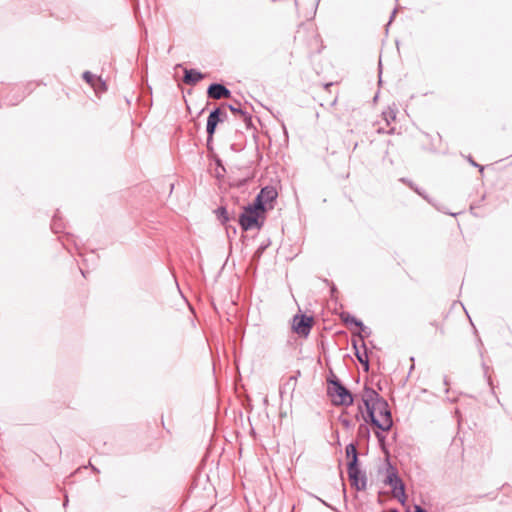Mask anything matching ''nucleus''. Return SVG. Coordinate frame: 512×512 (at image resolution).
Here are the masks:
<instances>
[{
	"instance_id": "423d86ee",
	"label": "nucleus",
	"mask_w": 512,
	"mask_h": 512,
	"mask_svg": "<svg viewBox=\"0 0 512 512\" xmlns=\"http://www.w3.org/2000/svg\"><path fill=\"white\" fill-rule=\"evenodd\" d=\"M313 319L305 315H296L293 319L294 331L303 336H307L310 333Z\"/></svg>"
},
{
	"instance_id": "a878e982",
	"label": "nucleus",
	"mask_w": 512,
	"mask_h": 512,
	"mask_svg": "<svg viewBox=\"0 0 512 512\" xmlns=\"http://www.w3.org/2000/svg\"><path fill=\"white\" fill-rule=\"evenodd\" d=\"M363 429H365L366 431H368V430H367V428H366L365 426L361 425V426L359 427V432H361Z\"/></svg>"
},
{
	"instance_id": "7c9ffc66",
	"label": "nucleus",
	"mask_w": 512,
	"mask_h": 512,
	"mask_svg": "<svg viewBox=\"0 0 512 512\" xmlns=\"http://www.w3.org/2000/svg\"><path fill=\"white\" fill-rule=\"evenodd\" d=\"M92 469H93L94 471H96V472H99V471L96 469V467H94V466H92Z\"/></svg>"
},
{
	"instance_id": "ddd939ff",
	"label": "nucleus",
	"mask_w": 512,
	"mask_h": 512,
	"mask_svg": "<svg viewBox=\"0 0 512 512\" xmlns=\"http://www.w3.org/2000/svg\"><path fill=\"white\" fill-rule=\"evenodd\" d=\"M297 384V376H290L280 388V394L283 395L288 390L294 391Z\"/></svg>"
},
{
	"instance_id": "1a4fd4ad",
	"label": "nucleus",
	"mask_w": 512,
	"mask_h": 512,
	"mask_svg": "<svg viewBox=\"0 0 512 512\" xmlns=\"http://www.w3.org/2000/svg\"><path fill=\"white\" fill-rule=\"evenodd\" d=\"M203 78L204 75L195 69H184L183 82L187 85H195Z\"/></svg>"
},
{
	"instance_id": "4468645a",
	"label": "nucleus",
	"mask_w": 512,
	"mask_h": 512,
	"mask_svg": "<svg viewBox=\"0 0 512 512\" xmlns=\"http://www.w3.org/2000/svg\"><path fill=\"white\" fill-rule=\"evenodd\" d=\"M393 496L397 498L402 504L405 503L406 495H405V486L404 483H400L392 489Z\"/></svg>"
},
{
	"instance_id": "f257e3e1",
	"label": "nucleus",
	"mask_w": 512,
	"mask_h": 512,
	"mask_svg": "<svg viewBox=\"0 0 512 512\" xmlns=\"http://www.w3.org/2000/svg\"><path fill=\"white\" fill-rule=\"evenodd\" d=\"M364 420L365 422L370 421L382 431H389L393 425V421L387 401L381 398L372 409L367 410V415L364 416Z\"/></svg>"
},
{
	"instance_id": "2eb2a0df",
	"label": "nucleus",
	"mask_w": 512,
	"mask_h": 512,
	"mask_svg": "<svg viewBox=\"0 0 512 512\" xmlns=\"http://www.w3.org/2000/svg\"><path fill=\"white\" fill-rule=\"evenodd\" d=\"M222 112L219 108L214 109L210 112L207 122L217 127L219 122H222L224 118L221 117Z\"/></svg>"
},
{
	"instance_id": "5701e85b",
	"label": "nucleus",
	"mask_w": 512,
	"mask_h": 512,
	"mask_svg": "<svg viewBox=\"0 0 512 512\" xmlns=\"http://www.w3.org/2000/svg\"><path fill=\"white\" fill-rule=\"evenodd\" d=\"M469 162H470L473 166L479 167V168H480V171H483V167H482V166H479L476 162H474L472 158H469Z\"/></svg>"
},
{
	"instance_id": "f03ea898",
	"label": "nucleus",
	"mask_w": 512,
	"mask_h": 512,
	"mask_svg": "<svg viewBox=\"0 0 512 512\" xmlns=\"http://www.w3.org/2000/svg\"><path fill=\"white\" fill-rule=\"evenodd\" d=\"M328 383L327 393L334 405L348 407L353 404L351 392L337 378L329 380Z\"/></svg>"
},
{
	"instance_id": "6e6552de",
	"label": "nucleus",
	"mask_w": 512,
	"mask_h": 512,
	"mask_svg": "<svg viewBox=\"0 0 512 512\" xmlns=\"http://www.w3.org/2000/svg\"><path fill=\"white\" fill-rule=\"evenodd\" d=\"M207 94L212 99H221L229 97L230 91L224 85L214 83L209 86Z\"/></svg>"
},
{
	"instance_id": "9b49d317",
	"label": "nucleus",
	"mask_w": 512,
	"mask_h": 512,
	"mask_svg": "<svg viewBox=\"0 0 512 512\" xmlns=\"http://www.w3.org/2000/svg\"><path fill=\"white\" fill-rule=\"evenodd\" d=\"M363 348H364V351L361 352L356 344H354V348L356 349V357L357 359L359 360V362L364 366V369L365 370H368L369 368V359H368V355H367V351H366V348H365V344L363 343Z\"/></svg>"
},
{
	"instance_id": "4be33fe9",
	"label": "nucleus",
	"mask_w": 512,
	"mask_h": 512,
	"mask_svg": "<svg viewBox=\"0 0 512 512\" xmlns=\"http://www.w3.org/2000/svg\"><path fill=\"white\" fill-rule=\"evenodd\" d=\"M376 437L378 438L380 443H383L385 437L381 433L376 432Z\"/></svg>"
},
{
	"instance_id": "cd10ccee",
	"label": "nucleus",
	"mask_w": 512,
	"mask_h": 512,
	"mask_svg": "<svg viewBox=\"0 0 512 512\" xmlns=\"http://www.w3.org/2000/svg\"><path fill=\"white\" fill-rule=\"evenodd\" d=\"M68 504V499H65V503H63V506H66Z\"/></svg>"
},
{
	"instance_id": "aec40b11",
	"label": "nucleus",
	"mask_w": 512,
	"mask_h": 512,
	"mask_svg": "<svg viewBox=\"0 0 512 512\" xmlns=\"http://www.w3.org/2000/svg\"><path fill=\"white\" fill-rule=\"evenodd\" d=\"M96 87H97V90H95L96 92L105 91L107 89L106 83L104 81H102L101 77L97 78Z\"/></svg>"
},
{
	"instance_id": "c756f323",
	"label": "nucleus",
	"mask_w": 512,
	"mask_h": 512,
	"mask_svg": "<svg viewBox=\"0 0 512 512\" xmlns=\"http://www.w3.org/2000/svg\"><path fill=\"white\" fill-rule=\"evenodd\" d=\"M389 512H398L396 509H391Z\"/></svg>"
},
{
	"instance_id": "20e7f679",
	"label": "nucleus",
	"mask_w": 512,
	"mask_h": 512,
	"mask_svg": "<svg viewBox=\"0 0 512 512\" xmlns=\"http://www.w3.org/2000/svg\"><path fill=\"white\" fill-rule=\"evenodd\" d=\"M277 195V190L274 187L266 186L261 189L253 205H255L256 208L265 211L266 205H270V207H272L271 203L277 198Z\"/></svg>"
},
{
	"instance_id": "393cba45",
	"label": "nucleus",
	"mask_w": 512,
	"mask_h": 512,
	"mask_svg": "<svg viewBox=\"0 0 512 512\" xmlns=\"http://www.w3.org/2000/svg\"><path fill=\"white\" fill-rule=\"evenodd\" d=\"M342 424L347 428L350 427V421L347 419L342 420Z\"/></svg>"
},
{
	"instance_id": "0eeeda50",
	"label": "nucleus",
	"mask_w": 512,
	"mask_h": 512,
	"mask_svg": "<svg viewBox=\"0 0 512 512\" xmlns=\"http://www.w3.org/2000/svg\"><path fill=\"white\" fill-rule=\"evenodd\" d=\"M382 397L372 388L365 386L362 393V402L367 410L372 409Z\"/></svg>"
},
{
	"instance_id": "a211bd4d",
	"label": "nucleus",
	"mask_w": 512,
	"mask_h": 512,
	"mask_svg": "<svg viewBox=\"0 0 512 512\" xmlns=\"http://www.w3.org/2000/svg\"><path fill=\"white\" fill-rule=\"evenodd\" d=\"M215 130H216V126L207 122L206 131L208 134V140H207L208 143L212 140Z\"/></svg>"
},
{
	"instance_id": "7ed1b4c3",
	"label": "nucleus",
	"mask_w": 512,
	"mask_h": 512,
	"mask_svg": "<svg viewBox=\"0 0 512 512\" xmlns=\"http://www.w3.org/2000/svg\"><path fill=\"white\" fill-rule=\"evenodd\" d=\"M261 212L263 211L259 208H256L255 205H248L239 218V224L241 225L242 229L244 231H248L254 228H259L260 224L258 218Z\"/></svg>"
},
{
	"instance_id": "f3484780",
	"label": "nucleus",
	"mask_w": 512,
	"mask_h": 512,
	"mask_svg": "<svg viewBox=\"0 0 512 512\" xmlns=\"http://www.w3.org/2000/svg\"><path fill=\"white\" fill-rule=\"evenodd\" d=\"M228 107H229V109H230L234 114H239V115L243 118V120H244V121H247L248 119H250V117L248 116V114H247L245 111H243V110L239 107V105H238V106L229 105Z\"/></svg>"
},
{
	"instance_id": "6ab92c4d",
	"label": "nucleus",
	"mask_w": 512,
	"mask_h": 512,
	"mask_svg": "<svg viewBox=\"0 0 512 512\" xmlns=\"http://www.w3.org/2000/svg\"><path fill=\"white\" fill-rule=\"evenodd\" d=\"M383 116H384V119L387 122V124H389L390 121L394 120L395 117H396L395 112L393 110H391V109H389L388 111L383 112Z\"/></svg>"
},
{
	"instance_id": "39448f33",
	"label": "nucleus",
	"mask_w": 512,
	"mask_h": 512,
	"mask_svg": "<svg viewBox=\"0 0 512 512\" xmlns=\"http://www.w3.org/2000/svg\"><path fill=\"white\" fill-rule=\"evenodd\" d=\"M348 476L352 486H354L358 491L366 489L367 480L365 475L361 473L358 464L348 462Z\"/></svg>"
},
{
	"instance_id": "dca6fc26",
	"label": "nucleus",
	"mask_w": 512,
	"mask_h": 512,
	"mask_svg": "<svg viewBox=\"0 0 512 512\" xmlns=\"http://www.w3.org/2000/svg\"><path fill=\"white\" fill-rule=\"evenodd\" d=\"M97 76L92 74L91 72L89 71H86L83 73V79L89 83L93 88L94 90H97V87H96V81H97Z\"/></svg>"
},
{
	"instance_id": "b1692460",
	"label": "nucleus",
	"mask_w": 512,
	"mask_h": 512,
	"mask_svg": "<svg viewBox=\"0 0 512 512\" xmlns=\"http://www.w3.org/2000/svg\"><path fill=\"white\" fill-rule=\"evenodd\" d=\"M414 512H427L425 509H423L421 506L416 505Z\"/></svg>"
},
{
	"instance_id": "c85d7f7f",
	"label": "nucleus",
	"mask_w": 512,
	"mask_h": 512,
	"mask_svg": "<svg viewBox=\"0 0 512 512\" xmlns=\"http://www.w3.org/2000/svg\"><path fill=\"white\" fill-rule=\"evenodd\" d=\"M68 504V499H65V503H63V506H66Z\"/></svg>"
},
{
	"instance_id": "9d476101",
	"label": "nucleus",
	"mask_w": 512,
	"mask_h": 512,
	"mask_svg": "<svg viewBox=\"0 0 512 512\" xmlns=\"http://www.w3.org/2000/svg\"><path fill=\"white\" fill-rule=\"evenodd\" d=\"M387 472L388 473L384 482L385 484L389 485L392 489L403 482L398 476L393 466L390 465Z\"/></svg>"
},
{
	"instance_id": "412c9836",
	"label": "nucleus",
	"mask_w": 512,
	"mask_h": 512,
	"mask_svg": "<svg viewBox=\"0 0 512 512\" xmlns=\"http://www.w3.org/2000/svg\"><path fill=\"white\" fill-rule=\"evenodd\" d=\"M345 321H346V322L351 321V322H353L356 326H358V327H360V328H363V323H362L361 321L357 320V319H356V318H354V317H351V320H349V318H346V319H345Z\"/></svg>"
},
{
	"instance_id": "bb28decb",
	"label": "nucleus",
	"mask_w": 512,
	"mask_h": 512,
	"mask_svg": "<svg viewBox=\"0 0 512 512\" xmlns=\"http://www.w3.org/2000/svg\"><path fill=\"white\" fill-rule=\"evenodd\" d=\"M68 504V499H65V503H63V506H66Z\"/></svg>"
},
{
	"instance_id": "f8f14e48",
	"label": "nucleus",
	"mask_w": 512,
	"mask_h": 512,
	"mask_svg": "<svg viewBox=\"0 0 512 512\" xmlns=\"http://www.w3.org/2000/svg\"><path fill=\"white\" fill-rule=\"evenodd\" d=\"M346 456L349 458V462H354V464H358V452L355 444L350 443L346 446L345 449Z\"/></svg>"
}]
</instances>
